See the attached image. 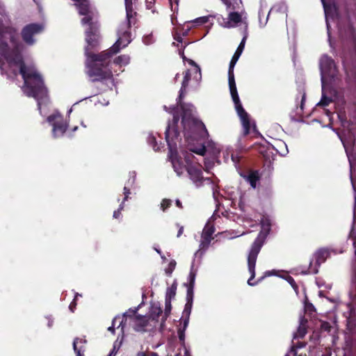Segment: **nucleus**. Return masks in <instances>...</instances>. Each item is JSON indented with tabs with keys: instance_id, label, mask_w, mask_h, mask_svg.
<instances>
[{
	"instance_id": "52",
	"label": "nucleus",
	"mask_w": 356,
	"mask_h": 356,
	"mask_svg": "<svg viewBox=\"0 0 356 356\" xmlns=\"http://www.w3.org/2000/svg\"><path fill=\"white\" fill-rule=\"evenodd\" d=\"M175 203L179 208H182V205L179 200H176Z\"/></svg>"
},
{
	"instance_id": "2",
	"label": "nucleus",
	"mask_w": 356,
	"mask_h": 356,
	"mask_svg": "<svg viewBox=\"0 0 356 356\" xmlns=\"http://www.w3.org/2000/svg\"><path fill=\"white\" fill-rule=\"evenodd\" d=\"M124 3L126 20L119 26L116 42L108 51L92 54L86 61V74L92 82L113 81V73L108 68V59L127 47L132 40L130 28L136 23V12L134 10L132 0H124Z\"/></svg>"
},
{
	"instance_id": "56",
	"label": "nucleus",
	"mask_w": 356,
	"mask_h": 356,
	"mask_svg": "<svg viewBox=\"0 0 356 356\" xmlns=\"http://www.w3.org/2000/svg\"><path fill=\"white\" fill-rule=\"evenodd\" d=\"M122 326V330H123L124 326L122 325V321H121L118 325V327Z\"/></svg>"
},
{
	"instance_id": "8",
	"label": "nucleus",
	"mask_w": 356,
	"mask_h": 356,
	"mask_svg": "<svg viewBox=\"0 0 356 356\" xmlns=\"http://www.w3.org/2000/svg\"><path fill=\"white\" fill-rule=\"evenodd\" d=\"M247 38H248V33H247V28H246L245 33L243 35V37L238 45V47H237L235 53L234 54V55L230 60V63H229V70H228V83H229V90H237L236 83H235L234 70V67H235L237 61L238 60L241 55L242 54V53L243 51Z\"/></svg>"
},
{
	"instance_id": "17",
	"label": "nucleus",
	"mask_w": 356,
	"mask_h": 356,
	"mask_svg": "<svg viewBox=\"0 0 356 356\" xmlns=\"http://www.w3.org/2000/svg\"><path fill=\"white\" fill-rule=\"evenodd\" d=\"M87 341L85 338H75L73 341V349L76 356H83L86 350L85 344Z\"/></svg>"
},
{
	"instance_id": "47",
	"label": "nucleus",
	"mask_w": 356,
	"mask_h": 356,
	"mask_svg": "<svg viewBox=\"0 0 356 356\" xmlns=\"http://www.w3.org/2000/svg\"><path fill=\"white\" fill-rule=\"evenodd\" d=\"M274 275V273L273 271H270V270H268V271H266L264 273V275L262 276L260 279H259V281L260 280H262L265 277H268V276H271V275Z\"/></svg>"
},
{
	"instance_id": "38",
	"label": "nucleus",
	"mask_w": 356,
	"mask_h": 356,
	"mask_svg": "<svg viewBox=\"0 0 356 356\" xmlns=\"http://www.w3.org/2000/svg\"><path fill=\"white\" fill-rule=\"evenodd\" d=\"M124 209V204L122 202L119 208L113 212V218H118L121 215V211Z\"/></svg>"
},
{
	"instance_id": "7",
	"label": "nucleus",
	"mask_w": 356,
	"mask_h": 356,
	"mask_svg": "<svg viewBox=\"0 0 356 356\" xmlns=\"http://www.w3.org/2000/svg\"><path fill=\"white\" fill-rule=\"evenodd\" d=\"M264 243V238L259 234L251 245L248 254V268L250 277L248 280L250 286H254L258 282H252L255 277V266L257 257Z\"/></svg>"
},
{
	"instance_id": "29",
	"label": "nucleus",
	"mask_w": 356,
	"mask_h": 356,
	"mask_svg": "<svg viewBox=\"0 0 356 356\" xmlns=\"http://www.w3.org/2000/svg\"><path fill=\"white\" fill-rule=\"evenodd\" d=\"M147 143L153 147V149L155 151H158L160 149V147H159V145H158L156 140V138L154 136L150 134L148 136Z\"/></svg>"
},
{
	"instance_id": "28",
	"label": "nucleus",
	"mask_w": 356,
	"mask_h": 356,
	"mask_svg": "<svg viewBox=\"0 0 356 356\" xmlns=\"http://www.w3.org/2000/svg\"><path fill=\"white\" fill-rule=\"evenodd\" d=\"M177 263L175 260H171L168 266L165 268V273L168 277H171L172 274L175 269Z\"/></svg>"
},
{
	"instance_id": "25",
	"label": "nucleus",
	"mask_w": 356,
	"mask_h": 356,
	"mask_svg": "<svg viewBox=\"0 0 356 356\" xmlns=\"http://www.w3.org/2000/svg\"><path fill=\"white\" fill-rule=\"evenodd\" d=\"M215 232V227L213 225L207 222L202 231V236L203 237H208L212 239V236Z\"/></svg>"
},
{
	"instance_id": "62",
	"label": "nucleus",
	"mask_w": 356,
	"mask_h": 356,
	"mask_svg": "<svg viewBox=\"0 0 356 356\" xmlns=\"http://www.w3.org/2000/svg\"><path fill=\"white\" fill-rule=\"evenodd\" d=\"M107 356H108V355Z\"/></svg>"
},
{
	"instance_id": "49",
	"label": "nucleus",
	"mask_w": 356,
	"mask_h": 356,
	"mask_svg": "<svg viewBox=\"0 0 356 356\" xmlns=\"http://www.w3.org/2000/svg\"><path fill=\"white\" fill-rule=\"evenodd\" d=\"M183 232H184V227L179 226L178 233H177V237H179L183 234Z\"/></svg>"
},
{
	"instance_id": "43",
	"label": "nucleus",
	"mask_w": 356,
	"mask_h": 356,
	"mask_svg": "<svg viewBox=\"0 0 356 356\" xmlns=\"http://www.w3.org/2000/svg\"><path fill=\"white\" fill-rule=\"evenodd\" d=\"M195 277V275L193 272H191L189 275H188V280H189L190 284L192 286L194 284Z\"/></svg>"
},
{
	"instance_id": "48",
	"label": "nucleus",
	"mask_w": 356,
	"mask_h": 356,
	"mask_svg": "<svg viewBox=\"0 0 356 356\" xmlns=\"http://www.w3.org/2000/svg\"><path fill=\"white\" fill-rule=\"evenodd\" d=\"M290 354H292L293 356H296L297 352L294 347H291L290 351L285 355V356H290Z\"/></svg>"
},
{
	"instance_id": "60",
	"label": "nucleus",
	"mask_w": 356,
	"mask_h": 356,
	"mask_svg": "<svg viewBox=\"0 0 356 356\" xmlns=\"http://www.w3.org/2000/svg\"><path fill=\"white\" fill-rule=\"evenodd\" d=\"M178 76H179V74H177L175 76V79H177Z\"/></svg>"
},
{
	"instance_id": "10",
	"label": "nucleus",
	"mask_w": 356,
	"mask_h": 356,
	"mask_svg": "<svg viewBox=\"0 0 356 356\" xmlns=\"http://www.w3.org/2000/svg\"><path fill=\"white\" fill-rule=\"evenodd\" d=\"M44 26L41 24H30L26 25L22 30V37L25 44L29 46L33 45L35 40L34 35L41 33Z\"/></svg>"
},
{
	"instance_id": "32",
	"label": "nucleus",
	"mask_w": 356,
	"mask_h": 356,
	"mask_svg": "<svg viewBox=\"0 0 356 356\" xmlns=\"http://www.w3.org/2000/svg\"><path fill=\"white\" fill-rule=\"evenodd\" d=\"M191 307H192L191 303H186L185 305V307H184V314L186 316L185 319H188V322L189 321V316L191 314Z\"/></svg>"
},
{
	"instance_id": "11",
	"label": "nucleus",
	"mask_w": 356,
	"mask_h": 356,
	"mask_svg": "<svg viewBox=\"0 0 356 356\" xmlns=\"http://www.w3.org/2000/svg\"><path fill=\"white\" fill-rule=\"evenodd\" d=\"M47 121L53 126V136L54 137H59L65 132L67 126L63 122L62 116L59 113L49 116Z\"/></svg>"
},
{
	"instance_id": "23",
	"label": "nucleus",
	"mask_w": 356,
	"mask_h": 356,
	"mask_svg": "<svg viewBox=\"0 0 356 356\" xmlns=\"http://www.w3.org/2000/svg\"><path fill=\"white\" fill-rule=\"evenodd\" d=\"M129 56L125 54L118 56L113 60L114 64L119 66L120 67L127 65L129 63Z\"/></svg>"
},
{
	"instance_id": "14",
	"label": "nucleus",
	"mask_w": 356,
	"mask_h": 356,
	"mask_svg": "<svg viewBox=\"0 0 356 356\" xmlns=\"http://www.w3.org/2000/svg\"><path fill=\"white\" fill-rule=\"evenodd\" d=\"M287 6L284 3H278L275 4L269 10L266 19L263 22L261 17V13H259V23L262 26H264L268 20L269 15L273 14H282L284 17H286Z\"/></svg>"
},
{
	"instance_id": "40",
	"label": "nucleus",
	"mask_w": 356,
	"mask_h": 356,
	"mask_svg": "<svg viewBox=\"0 0 356 356\" xmlns=\"http://www.w3.org/2000/svg\"><path fill=\"white\" fill-rule=\"evenodd\" d=\"M118 318L119 316H115L113 320L112 325L108 327V330L113 334H115V325Z\"/></svg>"
},
{
	"instance_id": "59",
	"label": "nucleus",
	"mask_w": 356,
	"mask_h": 356,
	"mask_svg": "<svg viewBox=\"0 0 356 356\" xmlns=\"http://www.w3.org/2000/svg\"><path fill=\"white\" fill-rule=\"evenodd\" d=\"M352 184H353V189L355 190V193H356V190H355V186H354V184H353V182H352Z\"/></svg>"
},
{
	"instance_id": "27",
	"label": "nucleus",
	"mask_w": 356,
	"mask_h": 356,
	"mask_svg": "<svg viewBox=\"0 0 356 356\" xmlns=\"http://www.w3.org/2000/svg\"><path fill=\"white\" fill-rule=\"evenodd\" d=\"M188 319H184L183 321L182 327H179L178 330V337L179 340L181 341H184L185 339V331L188 327Z\"/></svg>"
},
{
	"instance_id": "31",
	"label": "nucleus",
	"mask_w": 356,
	"mask_h": 356,
	"mask_svg": "<svg viewBox=\"0 0 356 356\" xmlns=\"http://www.w3.org/2000/svg\"><path fill=\"white\" fill-rule=\"evenodd\" d=\"M172 201L169 199H164L161 203V209L165 211L171 205Z\"/></svg>"
},
{
	"instance_id": "42",
	"label": "nucleus",
	"mask_w": 356,
	"mask_h": 356,
	"mask_svg": "<svg viewBox=\"0 0 356 356\" xmlns=\"http://www.w3.org/2000/svg\"><path fill=\"white\" fill-rule=\"evenodd\" d=\"M287 281L294 289H296L298 288L296 283L293 277H289L287 278Z\"/></svg>"
},
{
	"instance_id": "57",
	"label": "nucleus",
	"mask_w": 356,
	"mask_h": 356,
	"mask_svg": "<svg viewBox=\"0 0 356 356\" xmlns=\"http://www.w3.org/2000/svg\"><path fill=\"white\" fill-rule=\"evenodd\" d=\"M303 347H304V345H302V344L298 345V348H301Z\"/></svg>"
},
{
	"instance_id": "55",
	"label": "nucleus",
	"mask_w": 356,
	"mask_h": 356,
	"mask_svg": "<svg viewBox=\"0 0 356 356\" xmlns=\"http://www.w3.org/2000/svg\"><path fill=\"white\" fill-rule=\"evenodd\" d=\"M160 256H161V259L163 261H165L166 260V257L163 254H161V255H160Z\"/></svg>"
},
{
	"instance_id": "45",
	"label": "nucleus",
	"mask_w": 356,
	"mask_h": 356,
	"mask_svg": "<svg viewBox=\"0 0 356 356\" xmlns=\"http://www.w3.org/2000/svg\"><path fill=\"white\" fill-rule=\"evenodd\" d=\"M119 348H116L115 344H114L113 349L111 350L110 353L108 354V356H115L116 353H118Z\"/></svg>"
},
{
	"instance_id": "16",
	"label": "nucleus",
	"mask_w": 356,
	"mask_h": 356,
	"mask_svg": "<svg viewBox=\"0 0 356 356\" xmlns=\"http://www.w3.org/2000/svg\"><path fill=\"white\" fill-rule=\"evenodd\" d=\"M191 72L189 70H187L186 71L185 74H184V79H183V81H182V83H181V87L180 88V90H179V97L177 98V104H180V106L181 107V108L183 110L185 109L184 108V106L181 105L180 104V102L181 101V99L184 98V93L186 92V88H187V86L188 85V82L191 79Z\"/></svg>"
},
{
	"instance_id": "39",
	"label": "nucleus",
	"mask_w": 356,
	"mask_h": 356,
	"mask_svg": "<svg viewBox=\"0 0 356 356\" xmlns=\"http://www.w3.org/2000/svg\"><path fill=\"white\" fill-rule=\"evenodd\" d=\"M80 296L79 293H76L75 295V297H74V299L73 300V301L70 303V306H69V309L72 312H74V309L76 307V298Z\"/></svg>"
},
{
	"instance_id": "24",
	"label": "nucleus",
	"mask_w": 356,
	"mask_h": 356,
	"mask_svg": "<svg viewBox=\"0 0 356 356\" xmlns=\"http://www.w3.org/2000/svg\"><path fill=\"white\" fill-rule=\"evenodd\" d=\"M177 291V282L175 281L171 286L168 287L165 292V299L167 300V302L169 303V300H172L175 295Z\"/></svg>"
},
{
	"instance_id": "9",
	"label": "nucleus",
	"mask_w": 356,
	"mask_h": 356,
	"mask_svg": "<svg viewBox=\"0 0 356 356\" xmlns=\"http://www.w3.org/2000/svg\"><path fill=\"white\" fill-rule=\"evenodd\" d=\"M320 70L321 75L322 88L330 79H334L337 75V67L333 59L327 55H323L320 59Z\"/></svg>"
},
{
	"instance_id": "1",
	"label": "nucleus",
	"mask_w": 356,
	"mask_h": 356,
	"mask_svg": "<svg viewBox=\"0 0 356 356\" xmlns=\"http://www.w3.org/2000/svg\"><path fill=\"white\" fill-rule=\"evenodd\" d=\"M1 41L6 44L5 48L0 49V70L8 78H15L19 72L24 79L23 90L29 97H34L38 102L40 111L42 102L48 97V90L43 79L33 65L24 64L22 53L25 51L24 44L18 41L19 35L15 36L13 42L8 33L1 34Z\"/></svg>"
},
{
	"instance_id": "35",
	"label": "nucleus",
	"mask_w": 356,
	"mask_h": 356,
	"mask_svg": "<svg viewBox=\"0 0 356 356\" xmlns=\"http://www.w3.org/2000/svg\"><path fill=\"white\" fill-rule=\"evenodd\" d=\"M321 1H322L323 5L324 11H325V17H326V25H327V33H328V35H330V24H329V22H328V19H327L329 8L325 5V3L324 0H321Z\"/></svg>"
},
{
	"instance_id": "61",
	"label": "nucleus",
	"mask_w": 356,
	"mask_h": 356,
	"mask_svg": "<svg viewBox=\"0 0 356 356\" xmlns=\"http://www.w3.org/2000/svg\"><path fill=\"white\" fill-rule=\"evenodd\" d=\"M324 356H331V355H324Z\"/></svg>"
},
{
	"instance_id": "53",
	"label": "nucleus",
	"mask_w": 356,
	"mask_h": 356,
	"mask_svg": "<svg viewBox=\"0 0 356 356\" xmlns=\"http://www.w3.org/2000/svg\"><path fill=\"white\" fill-rule=\"evenodd\" d=\"M154 249L159 255H161L162 252L159 248L154 247Z\"/></svg>"
},
{
	"instance_id": "21",
	"label": "nucleus",
	"mask_w": 356,
	"mask_h": 356,
	"mask_svg": "<svg viewBox=\"0 0 356 356\" xmlns=\"http://www.w3.org/2000/svg\"><path fill=\"white\" fill-rule=\"evenodd\" d=\"M135 180H136V173L132 172L130 175V178L129 179L127 185L124 187V189H123L124 190V197L122 201L123 204L124 203L125 201H127L128 200L129 195H130V189L128 188V186H132L135 183Z\"/></svg>"
},
{
	"instance_id": "51",
	"label": "nucleus",
	"mask_w": 356,
	"mask_h": 356,
	"mask_svg": "<svg viewBox=\"0 0 356 356\" xmlns=\"http://www.w3.org/2000/svg\"><path fill=\"white\" fill-rule=\"evenodd\" d=\"M187 106L188 107V110L190 113H192L195 109L193 105H192V104H188V105H187Z\"/></svg>"
},
{
	"instance_id": "4",
	"label": "nucleus",
	"mask_w": 356,
	"mask_h": 356,
	"mask_svg": "<svg viewBox=\"0 0 356 356\" xmlns=\"http://www.w3.org/2000/svg\"><path fill=\"white\" fill-rule=\"evenodd\" d=\"M190 152L204 156L205 170H210L216 163H219L220 149L211 140L209 139V134L205 124L200 120H193L190 130L185 133Z\"/></svg>"
},
{
	"instance_id": "15",
	"label": "nucleus",
	"mask_w": 356,
	"mask_h": 356,
	"mask_svg": "<svg viewBox=\"0 0 356 356\" xmlns=\"http://www.w3.org/2000/svg\"><path fill=\"white\" fill-rule=\"evenodd\" d=\"M162 314V309L161 308L156 305H152L149 311V314L147 316L148 318L151 321L152 324H151V326L152 327H156V323L159 321V318Z\"/></svg>"
},
{
	"instance_id": "37",
	"label": "nucleus",
	"mask_w": 356,
	"mask_h": 356,
	"mask_svg": "<svg viewBox=\"0 0 356 356\" xmlns=\"http://www.w3.org/2000/svg\"><path fill=\"white\" fill-rule=\"evenodd\" d=\"M154 3H155V0H146V3H145L147 8L149 10H152V12L153 13L155 12V10L154 9Z\"/></svg>"
},
{
	"instance_id": "58",
	"label": "nucleus",
	"mask_w": 356,
	"mask_h": 356,
	"mask_svg": "<svg viewBox=\"0 0 356 356\" xmlns=\"http://www.w3.org/2000/svg\"><path fill=\"white\" fill-rule=\"evenodd\" d=\"M164 109H165L167 112H170V111L168 110V108H167V107H166L165 106H164Z\"/></svg>"
},
{
	"instance_id": "33",
	"label": "nucleus",
	"mask_w": 356,
	"mask_h": 356,
	"mask_svg": "<svg viewBox=\"0 0 356 356\" xmlns=\"http://www.w3.org/2000/svg\"><path fill=\"white\" fill-rule=\"evenodd\" d=\"M241 157H242V156L238 152L232 153V154H231L232 161L234 162V163L235 164L236 166L239 163V161Z\"/></svg>"
},
{
	"instance_id": "6",
	"label": "nucleus",
	"mask_w": 356,
	"mask_h": 356,
	"mask_svg": "<svg viewBox=\"0 0 356 356\" xmlns=\"http://www.w3.org/2000/svg\"><path fill=\"white\" fill-rule=\"evenodd\" d=\"M229 91L232 95V100L234 103L235 109L241 122L243 136L248 135L249 134L251 133V131H256L257 130L255 122L251 120L250 115L243 108V106L240 102L237 90Z\"/></svg>"
},
{
	"instance_id": "22",
	"label": "nucleus",
	"mask_w": 356,
	"mask_h": 356,
	"mask_svg": "<svg viewBox=\"0 0 356 356\" xmlns=\"http://www.w3.org/2000/svg\"><path fill=\"white\" fill-rule=\"evenodd\" d=\"M246 181L250 184L252 188H255L257 187V183L259 180V175L257 172H252L247 176H244Z\"/></svg>"
},
{
	"instance_id": "36",
	"label": "nucleus",
	"mask_w": 356,
	"mask_h": 356,
	"mask_svg": "<svg viewBox=\"0 0 356 356\" xmlns=\"http://www.w3.org/2000/svg\"><path fill=\"white\" fill-rule=\"evenodd\" d=\"M171 301L172 300H169V303L167 302V300L165 299V318L168 316V314H170V311H171V308H172V305H171Z\"/></svg>"
},
{
	"instance_id": "54",
	"label": "nucleus",
	"mask_w": 356,
	"mask_h": 356,
	"mask_svg": "<svg viewBox=\"0 0 356 356\" xmlns=\"http://www.w3.org/2000/svg\"><path fill=\"white\" fill-rule=\"evenodd\" d=\"M309 273L316 274L318 273V270L317 269L309 270Z\"/></svg>"
},
{
	"instance_id": "50",
	"label": "nucleus",
	"mask_w": 356,
	"mask_h": 356,
	"mask_svg": "<svg viewBox=\"0 0 356 356\" xmlns=\"http://www.w3.org/2000/svg\"><path fill=\"white\" fill-rule=\"evenodd\" d=\"M305 101V94L303 93L302 96L301 105H300V107L302 109L303 108V105H304Z\"/></svg>"
},
{
	"instance_id": "34",
	"label": "nucleus",
	"mask_w": 356,
	"mask_h": 356,
	"mask_svg": "<svg viewBox=\"0 0 356 356\" xmlns=\"http://www.w3.org/2000/svg\"><path fill=\"white\" fill-rule=\"evenodd\" d=\"M306 329L300 326L297 333L294 334V338H302L306 334Z\"/></svg>"
},
{
	"instance_id": "20",
	"label": "nucleus",
	"mask_w": 356,
	"mask_h": 356,
	"mask_svg": "<svg viewBox=\"0 0 356 356\" xmlns=\"http://www.w3.org/2000/svg\"><path fill=\"white\" fill-rule=\"evenodd\" d=\"M226 6L227 10L240 9L242 5L241 0H220Z\"/></svg>"
},
{
	"instance_id": "13",
	"label": "nucleus",
	"mask_w": 356,
	"mask_h": 356,
	"mask_svg": "<svg viewBox=\"0 0 356 356\" xmlns=\"http://www.w3.org/2000/svg\"><path fill=\"white\" fill-rule=\"evenodd\" d=\"M152 323L147 316L137 315L134 317V330L136 332H145L151 327Z\"/></svg>"
},
{
	"instance_id": "26",
	"label": "nucleus",
	"mask_w": 356,
	"mask_h": 356,
	"mask_svg": "<svg viewBox=\"0 0 356 356\" xmlns=\"http://www.w3.org/2000/svg\"><path fill=\"white\" fill-rule=\"evenodd\" d=\"M215 17L216 16H213L211 15H207V16H202V17H197L193 20H191L189 22L193 24L194 26H199V25L204 24L209 22L210 18H213Z\"/></svg>"
},
{
	"instance_id": "18",
	"label": "nucleus",
	"mask_w": 356,
	"mask_h": 356,
	"mask_svg": "<svg viewBox=\"0 0 356 356\" xmlns=\"http://www.w3.org/2000/svg\"><path fill=\"white\" fill-rule=\"evenodd\" d=\"M329 255V252L326 249H319L314 254V257L316 259V263L318 266H320L321 264L323 263Z\"/></svg>"
},
{
	"instance_id": "12",
	"label": "nucleus",
	"mask_w": 356,
	"mask_h": 356,
	"mask_svg": "<svg viewBox=\"0 0 356 356\" xmlns=\"http://www.w3.org/2000/svg\"><path fill=\"white\" fill-rule=\"evenodd\" d=\"M241 19V15L237 12H230L227 18L222 16L218 17V21L220 26L227 29L236 26Z\"/></svg>"
},
{
	"instance_id": "41",
	"label": "nucleus",
	"mask_w": 356,
	"mask_h": 356,
	"mask_svg": "<svg viewBox=\"0 0 356 356\" xmlns=\"http://www.w3.org/2000/svg\"><path fill=\"white\" fill-rule=\"evenodd\" d=\"M190 64L195 67V73L200 77L201 76V71H200V67L198 65H197L193 60H190Z\"/></svg>"
},
{
	"instance_id": "30",
	"label": "nucleus",
	"mask_w": 356,
	"mask_h": 356,
	"mask_svg": "<svg viewBox=\"0 0 356 356\" xmlns=\"http://www.w3.org/2000/svg\"><path fill=\"white\" fill-rule=\"evenodd\" d=\"M332 99L330 97H326L324 94H323L321 101L317 104L318 106H326L330 102Z\"/></svg>"
},
{
	"instance_id": "5",
	"label": "nucleus",
	"mask_w": 356,
	"mask_h": 356,
	"mask_svg": "<svg viewBox=\"0 0 356 356\" xmlns=\"http://www.w3.org/2000/svg\"><path fill=\"white\" fill-rule=\"evenodd\" d=\"M74 2L78 13L83 16L81 24L82 26H87L86 30V40L87 46L85 49L86 60L92 54L89 53L90 49L97 46L100 38L99 24L98 19V13L96 10L92 8L88 0H72Z\"/></svg>"
},
{
	"instance_id": "19",
	"label": "nucleus",
	"mask_w": 356,
	"mask_h": 356,
	"mask_svg": "<svg viewBox=\"0 0 356 356\" xmlns=\"http://www.w3.org/2000/svg\"><path fill=\"white\" fill-rule=\"evenodd\" d=\"M211 241V238L208 237H203L201 236V241L199 245V249L195 253V256L196 257L197 254L202 255L204 251L209 248L210 243Z\"/></svg>"
},
{
	"instance_id": "3",
	"label": "nucleus",
	"mask_w": 356,
	"mask_h": 356,
	"mask_svg": "<svg viewBox=\"0 0 356 356\" xmlns=\"http://www.w3.org/2000/svg\"><path fill=\"white\" fill-rule=\"evenodd\" d=\"M165 134L169 148L168 157L177 175L180 177L186 170L189 179L196 187L200 188L204 184L213 185V181L210 178L203 177L202 171L200 168L191 165L192 158L194 157L191 152L182 151L181 154L184 158L186 165H184L181 161V158L178 156L177 152V144L175 141L179 136L178 130L175 127L171 128L168 125Z\"/></svg>"
},
{
	"instance_id": "46",
	"label": "nucleus",
	"mask_w": 356,
	"mask_h": 356,
	"mask_svg": "<svg viewBox=\"0 0 356 356\" xmlns=\"http://www.w3.org/2000/svg\"><path fill=\"white\" fill-rule=\"evenodd\" d=\"M152 35H147L143 38V42L146 44H149L152 42Z\"/></svg>"
},
{
	"instance_id": "44",
	"label": "nucleus",
	"mask_w": 356,
	"mask_h": 356,
	"mask_svg": "<svg viewBox=\"0 0 356 356\" xmlns=\"http://www.w3.org/2000/svg\"><path fill=\"white\" fill-rule=\"evenodd\" d=\"M136 356H157V354L155 353H151L150 354H147L144 352H138L136 354Z\"/></svg>"
}]
</instances>
